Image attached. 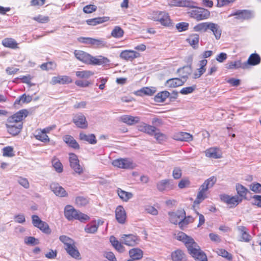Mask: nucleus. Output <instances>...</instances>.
<instances>
[{
    "label": "nucleus",
    "mask_w": 261,
    "mask_h": 261,
    "mask_svg": "<svg viewBox=\"0 0 261 261\" xmlns=\"http://www.w3.org/2000/svg\"><path fill=\"white\" fill-rule=\"evenodd\" d=\"M111 35L114 38H120L123 36L124 31L119 26H116L111 32Z\"/></svg>",
    "instance_id": "nucleus-44"
},
{
    "label": "nucleus",
    "mask_w": 261,
    "mask_h": 261,
    "mask_svg": "<svg viewBox=\"0 0 261 261\" xmlns=\"http://www.w3.org/2000/svg\"><path fill=\"white\" fill-rule=\"evenodd\" d=\"M195 89L196 86L195 85L188 87H184L180 90V93L184 95L192 93Z\"/></svg>",
    "instance_id": "nucleus-58"
},
{
    "label": "nucleus",
    "mask_w": 261,
    "mask_h": 261,
    "mask_svg": "<svg viewBox=\"0 0 261 261\" xmlns=\"http://www.w3.org/2000/svg\"><path fill=\"white\" fill-rule=\"evenodd\" d=\"M109 20V17H99L89 19L86 20V22L88 25L94 26L108 21Z\"/></svg>",
    "instance_id": "nucleus-35"
},
{
    "label": "nucleus",
    "mask_w": 261,
    "mask_h": 261,
    "mask_svg": "<svg viewBox=\"0 0 261 261\" xmlns=\"http://www.w3.org/2000/svg\"><path fill=\"white\" fill-rule=\"evenodd\" d=\"M181 170L179 167H175L174 168L172 172V175L174 179H177L181 176Z\"/></svg>",
    "instance_id": "nucleus-63"
},
{
    "label": "nucleus",
    "mask_w": 261,
    "mask_h": 261,
    "mask_svg": "<svg viewBox=\"0 0 261 261\" xmlns=\"http://www.w3.org/2000/svg\"><path fill=\"white\" fill-rule=\"evenodd\" d=\"M110 62V61L109 59L102 56H99L97 57L92 56L91 65H108Z\"/></svg>",
    "instance_id": "nucleus-25"
},
{
    "label": "nucleus",
    "mask_w": 261,
    "mask_h": 261,
    "mask_svg": "<svg viewBox=\"0 0 261 261\" xmlns=\"http://www.w3.org/2000/svg\"><path fill=\"white\" fill-rule=\"evenodd\" d=\"M73 122L79 128H86L88 126L86 118L82 113L75 115L73 118Z\"/></svg>",
    "instance_id": "nucleus-14"
},
{
    "label": "nucleus",
    "mask_w": 261,
    "mask_h": 261,
    "mask_svg": "<svg viewBox=\"0 0 261 261\" xmlns=\"http://www.w3.org/2000/svg\"><path fill=\"white\" fill-rule=\"evenodd\" d=\"M170 93L167 91H164L158 93L155 96V100L157 102H163L169 97Z\"/></svg>",
    "instance_id": "nucleus-45"
},
{
    "label": "nucleus",
    "mask_w": 261,
    "mask_h": 261,
    "mask_svg": "<svg viewBox=\"0 0 261 261\" xmlns=\"http://www.w3.org/2000/svg\"><path fill=\"white\" fill-rule=\"evenodd\" d=\"M159 21L160 22L162 25L165 27H170L173 26L169 14L164 11L161 14V15H160V18Z\"/></svg>",
    "instance_id": "nucleus-28"
},
{
    "label": "nucleus",
    "mask_w": 261,
    "mask_h": 261,
    "mask_svg": "<svg viewBox=\"0 0 261 261\" xmlns=\"http://www.w3.org/2000/svg\"><path fill=\"white\" fill-rule=\"evenodd\" d=\"M112 165L115 167L123 169H132L134 167L133 163L128 159L115 160L113 161Z\"/></svg>",
    "instance_id": "nucleus-10"
},
{
    "label": "nucleus",
    "mask_w": 261,
    "mask_h": 261,
    "mask_svg": "<svg viewBox=\"0 0 261 261\" xmlns=\"http://www.w3.org/2000/svg\"><path fill=\"white\" fill-rule=\"evenodd\" d=\"M79 138L80 140L86 141L91 144H95L97 143L96 137L93 134L87 135L82 132L80 133Z\"/></svg>",
    "instance_id": "nucleus-26"
},
{
    "label": "nucleus",
    "mask_w": 261,
    "mask_h": 261,
    "mask_svg": "<svg viewBox=\"0 0 261 261\" xmlns=\"http://www.w3.org/2000/svg\"><path fill=\"white\" fill-rule=\"evenodd\" d=\"M89 203V200L87 197L83 196H78L75 199V203L79 206H84Z\"/></svg>",
    "instance_id": "nucleus-47"
},
{
    "label": "nucleus",
    "mask_w": 261,
    "mask_h": 261,
    "mask_svg": "<svg viewBox=\"0 0 261 261\" xmlns=\"http://www.w3.org/2000/svg\"><path fill=\"white\" fill-rule=\"evenodd\" d=\"M2 44L6 47L12 49H17L19 48L16 41L11 38H7L3 39L2 40Z\"/></svg>",
    "instance_id": "nucleus-33"
},
{
    "label": "nucleus",
    "mask_w": 261,
    "mask_h": 261,
    "mask_svg": "<svg viewBox=\"0 0 261 261\" xmlns=\"http://www.w3.org/2000/svg\"><path fill=\"white\" fill-rule=\"evenodd\" d=\"M250 189L256 193H260L261 192V184L258 182L253 183L250 186Z\"/></svg>",
    "instance_id": "nucleus-59"
},
{
    "label": "nucleus",
    "mask_w": 261,
    "mask_h": 261,
    "mask_svg": "<svg viewBox=\"0 0 261 261\" xmlns=\"http://www.w3.org/2000/svg\"><path fill=\"white\" fill-rule=\"evenodd\" d=\"M168 214L170 222L174 224H178L179 225V223L185 217L186 213L184 211H178L176 212H169Z\"/></svg>",
    "instance_id": "nucleus-16"
},
{
    "label": "nucleus",
    "mask_w": 261,
    "mask_h": 261,
    "mask_svg": "<svg viewBox=\"0 0 261 261\" xmlns=\"http://www.w3.org/2000/svg\"><path fill=\"white\" fill-rule=\"evenodd\" d=\"M74 55L78 60L86 64L91 65L92 56L91 55L80 50H75L74 51Z\"/></svg>",
    "instance_id": "nucleus-12"
},
{
    "label": "nucleus",
    "mask_w": 261,
    "mask_h": 261,
    "mask_svg": "<svg viewBox=\"0 0 261 261\" xmlns=\"http://www.w3.org/2000/svg\"><path fill=\"white\" fill-rule=\"evenodd\" d=\"M67 253L72 257L78 258L80 255V252L74 245V244L69 246L68 247H64Z\"/></svg>",
    "instance_id": "nucleus-40"
},
{
    "label": "nucleus",
    "mask_w": 261,
    "mask_h": 261,
    "mask_svg": "<svg viewBox=\"0 0 261 261\" xmlns=\"http://www.w3.org/2000/svg\"><path fill=\"white\" fill-rule=\"evenodd\" d=\"M140 54L132 50H125L120 54V58L126 61H132L139 57Z\"/></svg>",
    "instance_id": "nucleus-18"
},
{
    "label": "nucleus",
    "mask_w": 261,
    "mask_h": 261,
    "mask_svg": "<svg viewBox=\"0 0 261 261\" xmlns=\"http://www.w3.org/2000/svg\"><path fill=\"white\" fill-rule=\"evenodd\" d=\"M176 239L185 243L189 253L196 261H207L206 254L200 250L193 238L183 232H179L177 234Z\"/></svg>",
    "instance_id": "nucleus-1"
},
{
    "label": "nucleus",
    "mask_w": 261,
    "mask_h": 261,
    "mask_svg": "<svg viewBox=\"0 0 261 261\" xmlns=\"http://www.w3.org/2000/svg\"><path fill=\"white\" fill-rule=\"evenodd\" d=\"M153 136L154 137L155 139L160 143L166 139V135L160 132L159 130H158V132L157 130H156Z\"/></svg>",
    "instance_id": "nucleus-60"
},
{
    "label": "nucleus",
    "mask_w": 261,
    "mask_h": 261,
    "mask_svg": "<svg viewBox=\"0 0 261 261\" xmlns=\"http://www.w3.org/2000/svg\"><path fill=\"white\" fill-rule=\"evenodd\" d=\"M120 120L123 123L132 125L139 122L140 119L139 117H134L130 115H125L120 118Z\"/></svg>",
    "instance_id": "nucleus-24"
},
{
    "label": "nucleus",
    "mask_w": 261,
    "mask_h": 261,
    "mask_svg": "<svg viewBox=\"0 0 261 261\" xmlns=\"http://www.w3.org/2000/svg\"><path fill=\"white\" fill-rule=\"evenodd\" d=\"M205 155L207 157L214 159H220L222 156L221 153L216 148H210L206 150Z\"/></svg>",
    "instance_id": "nucleus-36"
},
{
    "label": "nucleus",
    "mask_w": 261,
    "mask_h": 261,
    "mask_svg": "<svg viewBox=\"0 0 261 261\" xmlns=\"http://www.w3.org/2000/svg\"><path fill=\"white\" fill-rule=\"evenodd\" d=\"M6 126L8 132L12 136H16L19 134L22 128L23 123H11L7 121Z\"/></svg>",
    "instance_id": "nucleus-11"
},
{
    "label": "nucleus",
    "mask_w": 261,
    "mask_h": 261,
    "mask_svg": "<svg viewBox=\"0 0 261 261\" xmlns=\"http://www.w3.org/2000/svg\"><path fill=\"white\" fill-rule=\"evenodd\" d=\"M210 22L198 23L194 27V30L196 32H206L210 28Z\"/></svg>",
    "instance_id": "nucleus-42"
},
{
    "label": "nucleus",
    "mask_w": 261,
    "mask_h": 261,
    "mask_svg": "<svg viewBox=\"0 0 261 261\" xmlns=\"http://www.w3.org/2000/svg\"><path fill=\"white\" fill-rule=\"evenodd\" d=\"M189 13L191 17L193 18L197 21L206 19L210 16V11L202 8H198L197 9L193 10Z\"/></svg>",
    "instance_id": "nucleus-4"
},
{
    "label": "nucleus",
    "mask_w": 261,
    "mask_h": 261,
    "mask_svg": "<svg viewBox=\"0 0 261 261\" xmlns=\"http://www.w3.org/2000/svg\"><path fill=\"white\" fill-rule=\"evenodd\" d=\"M226 68L228 69H237L239 68L246 69L245 66V63H242L241 60H237L228 63L226 65Z\"/></svg>",
    "instance_id": "nucleus-32"
},
{
    "label": "nucleus",
    "mask_w": 261,
    "mask_h": 261,
    "mask_svg": "<svg viewBox=\"0 0 261 261\" xmlns=\"http://www.w3.org/2000/svg\"><path fill=\"white\" fill-rule=\"evenodd\" d=\"M187 80V77L183 76L181 79L173 78L167 80L166 85L169 87L175 88L182 85Z\"/></svg>",
    "instance_id": "nucleus-20"
},
{
    "label": "nucleus",
    "mask_w": 261,
    "mask_h": 261,
    "mask_svg": "<svg viewBox=\"0 0 261 261\" xmlns=\"http://www.w3.org/2000/svg\"><path fill=\"white\" fill-rule=\"evenodd\" d=\"M37 228L44 233L49 234L51 232V230L48 224L44 221H42V223H40V224L38 226Z\"/></svg>",
    "instance_id": "nucleus-52"
},
{
    "label": "nucleus",
    "mask_w": 261,
    "mask_h": 261,
    "mask_svg": "<svg viewBox=\"0 0 261 261\" xmlns=\"http://www.w3.org/2000/svg\"><path fill=\"white\" fill-rule=\"evenodd\" d=\"M29 114V111L27 109H22L11 116L8 117V122L11 123H22V121Z\"/></svg>",
    "instance_id": "nucleus-8"
},
{
    "label": "nucleus",
    "mask_w": 261,
    "mask_h": 261,
    "mask_svg": "<svg viewBox=\"0 0 261 261\" xmlns=\"http://www.w3.org/2000/svg\"><path fill=\"white\" fill-rule=\"evenodd\" d=\"M71 82L72 79L70 77L67 75H58L53 77L50 83L54 85L57 84L61 85L68 84Z\"/></svg>",
    "instance_id": "nucleus-17"
},
{
    "label": "nucleus",
    "mask_w": 261,
    "mask_h": 261,
    "mask_svg": "<svg viewBox=\"0 0 261 261\" xmlns=\"http://www.w3.org/2000/svg\"><path fill=\"white\" fill-rule=\"evenodd\" d=\"M236 16L237 19L248 20L253 17V12L248 10H238L231 13L229 17Z\"/></svg>",
    "instance_id": "nucleus-9"
},
{
    "label": "nucleus",
    "mask_w": 261,
    "mask_h": 261,
    "mask_svg": "<svg viewBox=\"0 0 261 261\" xmlns=\"http://www.w3.org/2000/svg\"><path fill=\"white\" fill-rule=\"evenodd\" d=\"M117 193L120 198L125 202L127 201L133 196V194L132 193L126 192L120 188L118 189Z\"/></svg>",
    "instance_id": "nucleus-39"
},
{
    "label": "nucleus",
    "mask_w": 261,
    "mask_h": 261,
    "mask_svg": "<svg viewBox=\"0 0 261 261\" xmlns=\"http://www.w3.org/2000/svg\"><path fill=\"white\" fill-rule=\"evenodd\" d=\"M236 188L240 196L245 197L246 196L248 190L245 187L240 184H237L236 186Z\"/></svg>",
    "instance_id": "nucleus-50"
},
{
    "label": "nucleus",
    "mask_w": 261,
    "mask_h": 261,
    "mask_svg": "<svg viewBox=\"0 0 261 261\" xmlns=\"http://www.w3.org/2000/svg\"><path fill=\"white\" fill-rule=\"evenodd\" d=\"M208 29H210L213 33V34L217 40H218L220 38L222 30L218 24L211 22Z\"/></svg>",
    "instance_id": "nucleus-34"
},
{
    "label": "nucleus",
    "mask_w": 261,
    "mask_h": 261,
    "mask_svg": "<svg viewBox=\"0 0 261 261\" xmlns=\"http://www.w3.org/2000/svg\"><path fill=\"white\" fill-rule=\"evenodd\" d=\"M189 23L185 22L178 23L176 24V29L180 32L185 31L188 29Z\"/></svg>",
    "instance_id": "nucleus-56"
},
{
    "label": "nucleus",
    "mask_w": 261,
    "mask_h": 261,
    "mask_svg": "<svg viewBox=\"0 0 261 261\" xmlns=\"http://www.w3.org/2000/svg\"><path fill=\"white\" fill-rule=\"evenodd\" d=\"M99 226V222L98 223V224H96L95 223L94 224H87L85 227V231L88 233H95L97 229L98 228Z\"/></svg>",
    "instance_id": "nucleus-46"
},
{
    "label": "nucleus",
    "mask_w": 261,
    "mask_h": 261,
    "mask_svg": "<svg viewBox=\"0 0 261 261\" xmlns=\"http://www.w3.org/2000/svg\"><path fill=\"white\" fill-rule=\"evenodd\" d=\"M199 37L198 34H193L190 35L186 39V41L193 47V48H197L199 42Z\"/></svg>",
    "instance_id": "nucleus-38"
},
{
    "label": "nucleus",
    "mask_w": 261,
    "mask_h": 261,
    "mask_svg": "<svg viewBox=\"0 0 261 261\" xmlns=\"http://www.w3.org/2000/svg\"><path fill=\"white\" fill-rule=\"evenodd\" d=\"M55 67L54 63L49 62L42 64L40 66V68L43 70H49L53 69Z\"/></svg>",
    "instance_id": "nucleus-61"
},
{
    "label": "nucleus",
    "mask_w": 261,
    "mask_h": 261,
    "mask_svg": "<svg viewBox=\"0 0 261 261\" xmlns=\"http://www.w3.org/2000/svg\"><path fill=\"white\" fill-rule=\"evenodd\" d=\"M76 75L82 79H88L90 76L93 75L94 73L90 71L83 70V71H77L76 72Z\"/></svg>",
    "instance_id": "nucleus-49"
},
{
    "label": "nucleus",
    "mask_w": 261,
    "mask_h": 261,
    "mask_svg": "<svg viewBox=\"0 0 261 261\" xmlns=\"http://www.w3.org/2000/svg\"><path fill=\"white\" fill-rule=\"evenodd\" d=\"M115 217L117 221L120 224H124L126 220L125 211L122 206H118L115 210Z\"/></svg>",
    "instance_id": "nucleus-22"
},
{
    "label": "nucleus",
    "mask_w": 261,
    "mask_h": 261,
    "mask_svg": "<svg viewBox=\"0 0 261 261\" xmlns=\"http://www.w3.org/2000/svg\"><path fill=\"white\" fill-rule=\"evenodd\" d=\"M78 40L82 43L91 44L97 48L105 47L107 46V43L104 39H97L89 37H80L78 38Z\"/></svg>",
    "instance_id": "nucleus-5"
},
{
    "label": "nucleus",
    "mask_w": 261,
    "mask_h": 261,
    "mask_svg": "<svg viewBox=\"0 0 261 261\" xmlns=\"http://www.w3.org/2000/svg\"><path fill=\"white\" fill-rule=\"evenodd\" d=\"M120 241L127 246H135L139 243L140 239L138 236L133 234H124L121 236Z\"/></svg>",
    "instance_id": "nucleus-6"
},
{
    "label": "nucleus",
    "mask_w": 261,
    "mask_h": 261,
    "mask_svg": "<svg viewBox=\"0 0 261 261\" xmlns=\"http://www.w3.org/2000/svg\"><path fill=\"white\" fill-rule=\"evenodd\" d=\"M221 199L228 204L231 205V207L236 206L242 201V199L238 196H230L228 195H221Z\"/></svg>",
    "instance_id": "nucleus-15"
},
{
    "label": "nucleus",
    "mask_w": 261,
    "mask_h": 261,
    "mask_svg": "<svg viewBox=\"0 0 261 261\" xmlns=\"http://www.w3.org/2000/svg\"><path fill=\"white\" fill-rule=\"evenodd\" d=\"M171 257L173 261H187L185 254L180 249L173 252L171 254Z\"/></svg>",
    "instance_id": "nucleus-29"
},
{
    "label": "nucleus",
    "mask_w": 261,
    "mask_h": 261,
    "mask_svg": "<svg viewBox=\"0 0 261 261\" xmlns=\"http://www.w3.org/2000/svg\"><path fill=\"white\" fill-rule=\"evenodd\" d=\"M52 165L58 173H61L63 171V167L59 159L54 157L51 160Z\"/></svg>",
    "instance_id": "nucleus-43"
},
{
    "label": "nucleus",
    "mask_w": 261,
    "mask_h": 261,
    "mask_svg": "<svg viewBox=\"0 0 261 261\" xmlns=\"http://www.w3.org/2000/svg\"><path fill=\"white\" fill-rule=\"evenodd\" d=\"M3 155L4 156L12 157L14 156L13 148L11 146H7L3 148Z\"/></svg>",
    "instance_id": "nucleus-55"
},
{
    "label": "nucleus",
    "mask_w": 261,
    "mask_h": 261,
    "mask_svg": "<svg viewBox=\"0 0 261 261\" xmlns=\"http://www.w3.org/2000/svg\"><path fill=\"white\" fill-rule=\"evenodd\" d=\"M194 220V219L191 216L186 217V215H185V217H184L182 220H181L179 223V227L181 229H183L186 225L190 223H192Z\"/></svg>",
    "instance_id": "nucleus-48"
},
{
    "label": "nucleus",
    "mask_w": 261,
    "mask_h": 261,
    "mask_svg": "<svg viewBox=\"0 0 261 261\" xmlns=\"http://www.w3.org/2000/svg\"><path fill=\"white\" fill-rule=\"evenodd\" d=\"M69 161L70 162V166L75 173L79 175H81L83 173V168L80 165L79 160L75 154L73 153H70L69 154Z\"/></svg>",
    "instance_id": "nucleus-7"
},
{
    "label": "nucleus",
    "mask_w": 261,
    "mask_h": 261,
    "mask_svg": "<svg viewBox=\"0 0 261 261\" xmlns=\"http://www.w3.org/2000/svg\"><path fill=\"white\" fill-rule=\"evenodd\" d=\"M34 137L36 139L44 143L49 141L48 136L45 134L44 132H42L41 129H38L35 131Z\"/></svg>",
    "instance_id": "nucleus-37"
},
{
    "label": "nucleus",
    "mask_w": 261,
    "mask_h": 261,
    "mask_svg": "<svg viewBox=\"0 0 261 261\" xmlns=\"http://www.w3.org/2000/svg\"><path fill=\"white\" fill-rule=\"evenodd\" d=\"M156 187L158 190L161 192L169 191L174 188V184L171 179H163L157 183Z\"/></svg>",
    "instance_id": "nucleus-13"
},
{
    "label": "nucleus",
    "mask_w": 261,
    "mask_h": 261,
    "mask_svg": "<svg viewBox=\"0 0 261 261\" xmlns=\"http://www.w3.org/2000/svg\"><path fill=\"white\" fill-rule=\"evenodd\" d=\"M59 239L64 244L65 247H68L74 244L73 241L66 236H61Z\"/></svg>",
    "instance_id": "nucleus-53"
},
{
    "label": "nucleus",
    "mask_w": 261,
    "mask_h": 261,
    "mask_svg": "<svg viewBox=\"0 0 261 261\" xmlns=\"http://www.w3.org/2000/svg\"><path fill=\"white\" fill-rule=\"evenodd\" d=\"M238 230L241 233L240 241L248 242L251 240V236L247 232V228L244 226H240L238 227Z\"/></svg>",
    "instance_id": "nucleus-31"
},
{
    "label": "nucleus",
    "mask_w": 261,
    "mask_h": 261,
    "mask_svg": "<svg viewBox=\"0 0 261 261\" xmlns=\"http://www.w3.org/2000/svg\"><path fill=\"white\" fill-rule=\"evenodd\" d=\"M173 138L177 141L190 142L193 140L192 135L186 132H178L173 135Z\"/></svg>",
    "instance_id": "nucleus-23"
},
{
    "label": "nucleus",
    "mask_w": 261,
    "mask_h": 261,
    "mask_svg": "<svg viewBox=\"0 0 261 261\" xmlns=\"http://www.w3.org/2000/svg\"><path fill=\"white\" fill-rule=\"evenodd\" d=\"M216 252L219 255L225 257L228 260H230L232 259V257L231 254L224 249H218Z\"/></svg>",
    "instance_id": "nucleus-51"
},
{
    "label": "nucleus",
    "mask_w": 261,
    "mask_h": 261,
    "mask_svg": "<svg viewBox=\"0 0 261 261\" xmlns=\"http://www.w3.org/2000/svg\"><path fill=\"white\" fill-rule=\"evenodd\" d=\"M196 3L192 0H182V7L189 8L196 7Z\"/></svg>",
    "instance_id": "nucleus-54"
},
{
    "label": "nucleus",
    "mask_w": 261,
    "mask_h": 261,
    "mask_svg": "<svg viewBox=\"0 0 261 261\" xmlns=\"http://www.w3.org/2000/svg\"><path fill=\"white\" fill-rule=\"evenodd\" d=\"M260 61L261 58L257 54H252L249 57L247 62H244L246 69H248L250 66L258 65L260 63Z\"/></svg>",
    "instance_id": "nucleus-19"
},
{
    "label": "nucleus",
    "mask_w": 261,
    "mask_h": 261,
    "mask_svg": "<svg viewBox=\"0 0 261 261\" xmlns=\"http://www.w3.org/2000/svg\"><path fill=\"white\" fill-rule=\"evenodd\" d=\"M155 92L154 88H150L148 87H144L136 92V94L139 96L146 95H152Z\"/></svg>",
    "instance_id": "nucleus-41"
},
{
    "label": "nucleus",
    "mask_w": 261,
    "mask_h": 261,
    "mask_svg": "<svg viewBox=\"0 0 261 261\" xmlns=\"http://www.w3.org/2000/svg\"><path fill=\"white\" fill-rule=\"evenodd\" d=\"M24 242L27 244L35 245L39 244V241L33 237H28L24 239Z\"/></svg>",
    "instance_id": "nucleus-57"
},
{
    "label": "nucleus",
    "mask_w": 261,
    "mask_h": 261,
    "mask_svg": "<svg viewBox=\"0 0 261 261\" xmlns=\"http://www.w3.org/2000/svg\"><path fill=\"white\" fill-rule=\"evenodd\" d=\"M97 7L94 5H89L85 6L83 8V11L85 13H91L96 10Z\"/></svg>",
    "instance_id": "nucleus-62"
},
{
    "label": "nucleus",
    "mask_w": 261,
    "mask_h": 261,
    "mask_svg": "<svg viewBox=\"0 0 261 261\" xmlns=\"http://www.w3.org/2000/svg\"><path fill=\"white\" fill-rule=\"evenodd\" d=\"M146 127V128L144 133L150 136H153L155 131L158 130V129L155 126L149 124H148Z\"/></svg>",
    "instance_id": "nucleus-64"
},
{
    "label": "nucleus",
    "mask_w": 261,
    "mask_h": 261,
    "mask_svg": "<svg viewBox=\"0 0 261 261\" xmlns=\"http://www.w3.org/2000/svg\"><path fill=\"white\" fill-rule=\"evenodd\" d=\"M217 179L214 176H212L206 180L200 186L197 197L194 202V204H198L206 198L205 192L212 188L216 183Z\"/></svg>",
    "instance_id": "nucleus-3"
},
{
    "label": "nucleus",
    "mask_w": 261,
    "mask_h": 261,
    "mask_svg": "<svg viewBox=\"0 0 261 261\" xmlns=\"http://www.w3.org/2000/svg\"><path fill=\"white\" fill-rule=\"evenodd\" d=\"M50 187L51 191L58 196L64 197L68 195L66 190L58 183H52Z\"/></svg>",
    "instance_id": "nucleus-21"
},
{
    "label": "nucleus",
    "mask_w": 261,
    "mask_h": 261,
    "mask_svg": "<svg viewBox=\"0 0 261 261\" xmlns=\"http://www.w3.org/2000/svg\"><path fill=\"white\" fill-rule=\"evenodd\" d=\"M63 140L70 147L75 149H79L80 148V145L79 143L72 136L70 135H65L63 137Z\"/></svg>",
    "instance_id": "nucleus-30"
},
{
    "label": "nucleus",
    "mask_w": 261,
    "mask_h": 261,
    "mask_svg": "<svg viewBox=\"0 0 261 261\" xmlns=\"http://www.w3.org/2000/svg\"><path fill=\"white\" fill-rule=\"evenodd\" d=\"M64 215L68 220H78L85 222L89 220V217L79 211L76 210L72 206L68 205L64 208Z\"/></svg>",
    "instance_id": "nucleus-2"
},
{
    "label": "nucleus",
    "mask_w": 261,
    "mask_h": 261,
    "mask_svg": "<svg viewBox=\"0 0 261 261\" xmlns=\"http://www.w3.org/2000/svg\"><path fill=\"white\" fill-rule=\"evenodd\" d=\"M129 255L133 259L140 260L143 257V252L140 248H134L129 250Z\"/></svg>",
    "instance_id": "nucleus-27"
}]
</instances>
